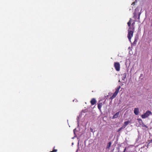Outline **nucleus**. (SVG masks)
<instances>
[{"instance_id": "f257e3e1", "label": "nucleus", "mask_w": 152, "mask_h": 152, "mask_svg": "<svg viewBox=\"0 0 152 152\" xmlns=\"http://www.w3.org/2000/svg\"><path fill=\"white\" fill-rule=\"evenodd\" d=\"M131 29V27H129L127 35V37L130 42H131V39L133 36V34L134 31V30H130Z\"/></svg>"}, {"instance_id": "f03ea898", "label": "nucleus", "mask_w": 152, "mask_h": 152, "mask_svg": "<svg viewBox=\"0 0 152 152\" xmlns=\"http://www.w3.org/2000/svg\"><path fill=\"white\" fill-rule=\"evenodd\" d=\"M121 86H119L116 88L115 92L113 94V95L111 97H110V98L111 99H113L116 97V96L119 92V90Z\"/></svg>"}, {"instance_id": "7ed1b4c3", "label": "nucleus", "mask_w": 152, "mask_h": 152, "mask_svg": "<svg viewBox=\"0 0 152 152\" xmlns=\"http://www.w3.org/2000/svg\"><path fill=\"white\" fill-rule=\"evenodd\" d=\"M152 113L151 112L149 111H147L145 113L142 114L141 115V117L142 118H145L148 117Z\"/></svg>"}, {"instance_id": "20e7f679", "label": "nucleus", "mask_w": 152, "mask_h": 152, "mask_svg": "<svg viewBox=\"0 0 152 152\" xmlns=\"http://www.w3.org/2000/svg\"><path fill=\"white\" fill-rule=\"evenodd\" d=\"M114 66L115 70L117 71H120V64L119 62H115L114 63Z\"/></svg>"}, {"instance_id": "39448f33", "label": "nucleus", "mask_w": 152, "mask_h": 152, "mask_svg": "<svg viewBox=\"0 0 152 152\" xmlns=\"http://www.w3.org/2000/svg\"><path fill=\"white\" fill-rule=\"evenodd\" d=\"M141 13L140 12H139L138 13H137L136 12H135L134 13V16L133 18L135 19H136L137 18V16H138V19L139 20L140 18V15Z\"/></svg>"}, {"instance_id": "423d86ee", "label": "nucleus", "mask_w": 152, "mask_h": 152, "mask_svg": "<svg viewBox=\"0 0 152 152\" xmlns=\"http://www.w3.org/2000/svg\"><path fill=\"white\" fill-rule=\"evenodd\" d=\"M138 39V37L137 36L135 37L134 38V41L133 43H132V45L134 46H135L137 44Z\"/></svg>"}, {"instance_id": "0eeeda50", "label": "nucleus", "mask_w": 152, "mask_h": 152, "mask_svg": "<svg viewBox=\"0 0 152 152\" xmlns=\"http://www.w3.org/2000/svg\"><path fill=\"white\" fill-rule=\"evenodd\" d=\"M96 100L95 98H92L90 101L92 105H94L96 104Z\"/></svg>"}, {"instance_id": "6e6552de", "label": "nucleus", "mask_w": 152, "mask_h": 152, "mask_svg": "<svg viewBox=\"0 0 152 152\" xmlns=\"http://www.w3.org/2000/svg\"><path fill=\"white\" fill-rule=\"evenodd\" d=\"M139 108H135L134 110V113L136 115H138L139 114Z\"/></svg>"}, {"instance_id": "1a4fd4ad", "label": "nucleus", "mask_w": 152, "mask_h": 152, "mask_svg": "<svg viewBox=\"0 0 152 152\" xmlns=\"http://www.w3.org/2000/svg\"><path fill=\"white\" fill-rule=\"evenodd\" d=\"M103 105L102 103H98V108L100 111H101V108Z\"/></svg>"}, {"instance_id": "9d476101", "label": "nucleus", "mask_w": 152, "mask_h": 152, "mask_svg": "<svg viewBox=\"0 0 152 152\" xmlns=\"http://www.w3.org/2000/svg\"><path fill=\"white\" fill-rule=\"evenodd\" d=\"M119 112H118L115 113V114L113 116V118H117L119 116Z\"/></svg>"}, {"instance_id": "9b49d317", "label": "nucleus", "mask_w": 152, "mask_h": 152, "mask_svg": "<svg viewBox=\"0 0 152 152\" xmlns=\"http://www.w3.org/2000/svg\"><path fill=\"white\" fill-rule=\"evenodd\" d=\"M135 23V21H134L132 24V27L131 30H134V25Z\"/></svg>"}, {"instance_id": "f8f14e48", "label": "nucleus", "mask_w": 152, "mask_h": 152, "mask_svg": "<svg viewBox=\"0 0 152 152\" xmlns=\"http://www.w3.org/2000/svg\"><path fill=\"white\" fill-rule=\"evenodd\" d=\"M130 121H125L124 122V126L125 127V128L126 127L129 123H130Z\"/></svg>"}, {"instance_id": "ddd939ff", "label": "nucleus", "mask_w": 152, "mask_h": 152, "mask_svg": "<svg viewBox=\"0 0 152 152\" xmlns=\"http://www.w3.org/2000/svg\"><path fill=\"white\" fill-rule=\"evenodd\" d=\"M122 80H124V79L126 78V73H125L122 75Z\"/></svg>"}, {"instance_id": "4468645a", "label": "nucleus", "mask_w": 152, "mask_h": 152, "mask_svg": "<svg viewBox=\"0 0 152 152\" xmlns=\"http://www.w3.org/2000/svg\"><path fill=\"white\" fill-rule=\"evenodd\" d=\"M112 143L111 142H109L107 144V148H109L110 147Z\"/></svg>"}, {"instance_id": "2eb2a0df", "label": "nucleus", "mask_w": 152, "mask_h": 152, "mask_svg": "<svg viewBox=\"0 0 152 152\" xmlns=\"http://www.w3.org/2000/svg\"><path fill=\"white\" fill-rule=\"evenodd\" d=\"M132 20V19L130 18V19L129 20L127 23V24H128V26H129V27H131L130 26H131V21Z\"/></svg>"}, {"instance_id": "dca6fc26", "label": "nucleus", "mask_w": 152, "mask_h": 152, "mask_svg": "<svg viewBox=\"0 0 152 152\" xmlns=\"http://www.w3.org/2000/svg\"><path fill=\"white\" fill-rule=\"evenodd\" d=\"M137 120L140 124H142L143 123L142 121L140 118H138Z\"/></svg>"}, {"instance_id": "f3484780", "label": "nucleus", "mask_w": 152, "mask_h": 152, "mask_svg": "<svg viewBox=\"0 0 152 152\" xmlns=\"http://www.w3.org/2000/svg\"><path fill=\"white\" fill-rule=\"evenodd\" d=\"M125 128V127L124 126H122L121 128H120L118 130V132H119V131L121 130L122 129H124Z\"/></svg>"}, {"instance_id": "a211bd4d", "label": "nucleus", "mask_w": 152, "mask_h": 152, "mask_svg": "<svg viewBox=\"0 0 152 152\" xmlns=\"http://www.w3.org/2000/svg\"><path fill=\"white\" fill-rule=\"evenodd\" d=\"M55 148V147L54 146L53 148L54 149ZM57 149H54L52 151V152H57Z\"/></svg>"}, {"instance_id": "6ab92c4d", "label": "nucleus", "mask_w": 152, "mask_h": 152, "mask_svg": "<svg viewBox=\"0 0 152 152\" xmlns=\"http://www.w3.org/2000/svg\"><path fill=\"white\" fill-rule=\"evenodd\" d=\"M135 4V2H133L132 3V4Z\"/></svg>"}, {"instance_id": "aec40b11", "label": "nucleus", "mask_w": 152, "mask_h": 152, "mask_svg": "<svg viewBox=\"0 0 152 152\" xmlns=\"http://www.w3.org/2000/svg\"><path fill=\"white\" fill-rule=\"evenodd\" d=\"M50 152H52V151H50Z\"/></svg>"}]
</instances>
